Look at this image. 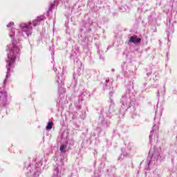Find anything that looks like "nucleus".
Segmentation results:
<instances>
[{"mask_svg": "<svg viewBox=\"0 0 177 177\" xmlns=\"http://www.w3.org/2000/svg\"><path fill=\"white\" fill-rule=\"evenodd\" d=\"M15 26L14 22H10L7 27L11 28L9 33V37L12 39V44L8 46V49L10 53L8 54L7 62V75L6 79L3 81V85H6L8 77H10V70L15 67V62L20 57V49L21 46L19 42L21 41V38L24 37V35L21 32H18L15 34L16 28H12Z\"/></svg>", "mask_w": 177, "mask_h": 177, "instance_id": "1", "label": "nucleus"}, {"mask_svg": "<svg viewBox=\"0 0 177 177\" xmlns=\"http://www.w3.org/2000/svg\"><path fill=\"white\" fill-rule=\"evenodd\" d=\"M36 164L35 165H30L27 168V174L29 176L38 177L41 174V167H42V160L37 158L35 160Z\"/></svg>", "mask_w": 177, "mask_h": 177, "instance_id": "2", "label": "nucleus"}, {"mask_svg": "<svg viewBox=\"0 0 177 177\" xmlns=\"http://www.w3.org/2000/svg\"><path fill=\"white\" fill-rule=\"evenodd\" d=\"M160 152L157 150H155L153 152L151 150L149 151V158H148V167H150L151 164L156 165L157 161L160 160Z\"/></svg>", "mask_w": 177, "mask_h": 177, "instance_id": "3", "label": "nucleus"}, {"mask_svg": "<svg viewBox=\"0 0 177 177\" xmlns=\"http://www.w3.org/2000/svg\"><path fill=\"white\" fill-rule=\"evenodd\" d=\"M31 22L28 23H21L19 24V28L21 30L22 32H25L27 37H30L32 34V26Z\"/></svg>", "mask_w": 177, "mask_h": 177, "instance_id": "4", "label": "nucleus"}, {"mask_svg": "<svg viewBox=\"0 0 177 177\" xmlns=\"http://www.w3.org/2000/svg\"><path fill=\"white\" fill-rule=\"evenodd\" d=\"M131 100L128 95H122L121 99V108L122 110H128V109L131 108Z\"/></svg>", "mask_w": 177, "mask_h": 177, "instance_id": "5", "label": "nucleus"}, {"mask_svg": "<svg viewBox=\"0 0 177 177\" xmlns=\"http://www.w3.org/2000/svg\"><path fill=\"white\" fill-rule=\"evenodd\" d=\"M64 172V163L63 161L60 162V163H57V166L54 171V174L53 177H60L62 174Z\"/></svg>", "mask_w": 177, "mask_h": 177, "instance_id": "6", "label": "nucleus"}, {"mask_svg": "<svg viewBox=\"0 0 177 177\" xmlns=\"http://www.w3.org/2000/svg\"><path fill=\"white\" fill-rule=\"evenodd\" d=\"M8 103V93L6 91H4L1 93V95L0 96V104L3 106V107H5Z\"/></svg>", "mask_w": 177, "mask_h": 177, "instance_id": "7", "label": "nucleus"}, {"mask_svg": "<svg viewBox=\"0 0 177 177\" xmlns=\"http://www.w3.org/2000/svg\"><path fill=\"white\" fill-rule=\"evenodd\" d=\"M64 80H66V76L63 73H59L55 77L57 84H59L61 86L64 84Z\"/></svg>", "mask_w": 177, "mask_h": 177, "instance_id": "8", "label": "nucleus"}, {"mask_svg": "<svg viewBox=\"0 0 177 177\" xmlns=\"http://www.w3.org/2000/svg\"><path fill=\"white\" fill-rule=\"evenodd\" d=\"M45 20V17L44 15H41L40 17H38L35 20L32 21V24L34 27H37L41 21Z\"/></svg>", "mask_w": 177, "mask_h": 177, "instance_id": "9", "label": "nucleus"}, {"mask_svg": "<svg viewBox=\"0 0 177 177\" xmlns=\"http://www.w3.org/2000/svg\"><path fill=\"white\" fill-rule=\"evenodd\" d=\"M129 42L133 44H139L140 42V38L138 37L136 35L131 36L129 39Z\"/></svg>", "mask_w": 177, "mask_h": 177, "instance_id": "10", "label": "nucleus"}, {"mask_svg": "<svg viewBox=\"0 0 177 177\" xmlns=\"http://www.w3.org/2000/svg\"><path fill=\"white\" fill-rule=\"evenodd\" d=\"M165 95V88H161L158 91L157 97H160V96H164Z\"/></svg>", "mask_w": 177, "mask_h": 177, "instance_id": "11", "label": "nucleus"}, {"mask_svg": "<svg viewBox=\"0 0 177 177\" xmlns=\"http://www.w3.org/2000/svg\"><path fill=\"white\" fill-rule=\"evenodd\" d=\"M158 129V127L157 125H153L152 127V130L151 131V133L149 135V140H151L152 138H153V134L154 133V132H156V131Z\"/></svg>", "mask_w": 177, "mask_h": 177, "instance_id": "12", "label": "nucleus"}, {"mask_svg": "<svg viewBox=\"0 0 177 177\" xmlns=\"http://www.w3.org/2000/svg\"><path fill=\"white\" fill-rule=\"evenodd\" d=\"M53 128V122L52 121H50L48 122L47 126L46 127V131H50Z\"/></svg>", "mask_w": 177, "mask_h": 177, "instance_id": "13", "label": "nucleus"}, {"mask_svg": "<svg viewBox=\"0 0 177 177\" xmlns=\"http://www.w3.org/2000/svg\"><path fill=\"white\" fill-rule=\"evenodd\" d=\"M66 149H67V145H62L59 150L61 153H66Z\"/></svg>", "mask_w": 177, "mask_h": 177, "instance_id": "14", "label": "nucleus"}, {"mask_svg": "<svg viewBox=\"0 0 177 177\" xmlns=\"http://www.w3.org/2000/svg\"><path fill=\"white\" fill-rule=\"evenodd\" d=\"M78 78V75H77L76 73L73 74V79L75 81H77V79Z\"/></svg>", "mask_w": 177, "mask_h": 177, "instance_id": "15", "label": "nucleus"}, {"mask_svg": "<svg viewBox=\"0 0 177 177\" xmlns=\"http://www.w3.org/2000/svg\"><path fill=\"white\" fill-rule=\"evenodd\" d=\"M54 6H55V4H52V5L50 6V7L49 9H48V13H49V12H50V10H52V8H53Z\"/></svg>", "mask_w": 177, "mask_h": 177, "instance_id": "16", "label": "nucleus"}]
</instances>
